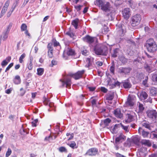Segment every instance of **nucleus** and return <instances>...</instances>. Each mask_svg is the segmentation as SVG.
<instances>
[{
    "label": "nucleus",
    "mask_w": 157,
    "mask_h": 157,
    "mask_svg": "<svg viewBox=\"0 0 157 157\" xmlns=\"http://www.w3.org/2000/svg\"><path fill=\"white\" fill-rule=\"evenodd\" d=\"M66 34L73 39H74L75 37L74 34L71 30L67 32Z\"/></svg>",
    "instance_id": "36"
},
{
    "label": "nucleus",
    "mask_w": 157,
    "mask_h": 157,
    "mask_svg": "<svg viewBox=\"0 0 157 157\" xmlns=\"http://www.w3.org/2000/svg\"><path fill=\"white\" fill-rule=\"evenodd\" d=\"M27 26L25 24H23L21 26V29L22 31H25L26 30Z\"/></svg>",
    "instance_id": "49"
},
{
    "label": "nucleus",
    "mask_w": 157,
    "mask_h": 157,
    "mask_svg": "<svg viewBox=\"0 0 157 157\" xmlns=\"http://www.w3.org/2000/svg\"><path fill=\"white\" fill-rule=\"evenodd\" d=\"M86 62L87 64L86 65L85 67L89 68L91 64V59L88 58H86Z\"/></svg>",
    "instance_id": "37"
},
{
    "label": "nucleus",
    "mask_w": 157,
    "mask_h": 157,
    "mask_svg": "<svg viewBox=\"0 0 157 157\" xmlns=\"http://www.w3.org/2000/svg\"><path fill=\"white\" fill-rule=\"evenodd\" d=\"M37 74L39 75H41L43 73L44 70L42 68H38L37 69Z\"/></svg>",
    "instance_id": "42"
},
{
    "label": "nucleus",
    "mask_w": 157,
    "mask_h": 157,
    "mask_svg": "<svg viewBox=\"0 0 157 157\" xmlns=\"http://www.w3.org/2000/svg\"><path fill=\"white\" fill-rule=\"evenodd\" d=\"M12 151L11 149L9 148L8 149L7 151L6 152V157H8L11 154Z\"/></svg>",
    "instance_id": "45"
},
{
    "label": "nucleus",
    "mask_w": 157,
    "mask_h": 157,
    "mask_svg": "<svg viewBox=\"0 0 157 157\" xmlns=\"http://www.w3.org/2000/svg\"><path fill=\"white\" fill-rule=\"evenodd\" d=\"M81 53L82 54L85 56H86L88 54V52L86 50H84L82 51H81Z\"/></svg>",
    "instance_id": "59"
},
{
    "label": "nucleus",
    "mask_w": 157,
    "mask_h": 157,
    "mask_svg": "<svg viewBox=\"0 0 157 157\" xmlns=\"http://www.w3.org/2000/svg\"><path fill=\"white\" fill-rule=\"evenodd\" d=\"M119 126V124H116L113 127H112L111 128L112 132L113 134L116 133L117 131L118 128Z\"/></svg>",
    "instance_id": "27"
},
{
    "label": "nucleus",
    "mask_w": 157,
    "mask_h": 157,
    "mask_svg": "<svg viewBox=\"0 0 157 157\" xmlns=\"http://www.w3.org/2000/svg\"><path fill=\"white\" fill-rule=\"evenodd\" d=\"M144 68L149 72L151 71V68L148 64L145 63L144 65Z\"/></svg>",
    "instance_id": "39"
},
{
    "label": "nucleus",
    "mask_w": 157,
    "mask_h": 157,
    "mask_svg": "<svg viewBox=\"0 0 157 157\" xmlns=\"http://www.w3.org/2000/svg\"><path fill=\"white\" fill-rule=\"evenodd\" d=\"M109 30L107 26H105V27H104L103 29H102V32L104 33H106L108 32Z\"/></svg>",
    "instance_id": "55"
},
{
    "label": "nucleus",
    "mask_w": 157,
    "mask_h": 157,
    "mask_svg": "<svg viewBox=\"0 0 157 157\" xmlns=\"http://www.w3.org/2000/svg\"><path fill=\"white\" fill-rule=\"evenodd\" d=\"M138 131L140 134H141L142 136L144 138L147 137L149 134V132L144 131L141 128H139Z\"/></svg>",
    "instance_id": "22"
},
{
    "label": "nucleus",
    "mask_w": 157,
    "mask_h": 157,
    "mask_svg": "<svg viewBox=\"0 0 157 157\" xmlns=\"http://www.w3.org/2000/svg\"><path fill=\"white\" fill-rule=\"evenodd\" d=\"M54 46H60L59 43L56 40L54 41Z\"/></svg>",
    "instance_id": "61"
},
{
    "label": "nucleus",
    "mask_w": 157,
    "mask_h": 157,
    "mask_svg": "<svg viewBox=\"0 0 157 157\" xmlns=\"http://www.w3.org/2000/svg\"><path fill=\"white\" fill-rule=\"evenodd\" d=\"M139 157H145L146 155L145 152L143 151L142 149H140L138 154Z\"/></svg>",
    "instance_id": "34"
},
{
    "label": "nucleus",
    "mask_w": 157,
    "mask_h": 157,
    "mask_svg": "<svg viewBox=\"0 0 157 157\" xmlns=\"http://www.w3.org/2000/svg\"><path fill=\"white\" fill-rule=\"evenodd\" d=\"M141 20L139 14H136L132 17V25L133 26H135L138 25Z\"/></svg>",
    "instance_id": "4"
},
{
    "label": "nucleus",
    "mask_w": 157,
    "mask_h": 157,
    "mask_svg": "<svg viewBox=\"0 0 157 157\" xmlns=\"http://www.w3.org/2000/svg\"><path fill=\"white\" fill-rule=\"evenodd\" d=\"M131 70V68L129 67H121L119 68L118 72L121 74L126 75L129 73Z\"/></svg>",
    "instance_id": "9"
},
{
    "label": "nucleus",
    "mask_w": 157,
    "mask_h": 157,
    "mask_svg": "<svg viewBox=\"0 0 157 157\" xmlns=\"http://www.w3.org/2000/svg\"><path fill=\"white\" fill-rule=\"evenodd\" d=\"M13 63H10L6 68L5 71V72H6L8 71L10 68L13 66Z\"/></svg>",
    "instance_id": "54"
},
{
    "label": "nucleus",
    "mask_w": 157,
    "mask_h": 157,
    "mask_svg": "<svg viewBox=\"0 0 157 157\" xmlns=\"http://www.w3.org/2000/svg\"><path fill=\"white\" fill-rule=\"evenodd\" d=\"M67 144L73 149L77 148V146H76V144L74 141H71V144L67 143Z\"/></svg>",
    "instance_id": "32"
},
{
    "label": "nucleus",
    "mask_w": 157,
    "mask_h": 157,
    "mask_svg": "<svg viewBox=\"0 0 157 157\" xmlns=\"http://www.w3.org/2000/svg\"><path fill=\"white\" fill-rule=\"evenodd\" d=\"M59 151L61 152H67V150L66 148L64 147H61L59 148Z\"/></svg>",
    "instance_id": "43"
},
{
    "label": "nucleus",
    "mask_w": 157,
    "mask_h": 157,
    "mask_svg": "<svg viewBox=\"0 0 157 157\" xmlns=\"http://www.w3.org/2000/svg\"><path fill=\"white\" fill-rule=\"evenodd\" d=\"M116 155L117 157H126L118 153H116Z\"/></svg>",
    "instance_id": "64"
},
{
    "label": "nucleus",
    "mask_w": 157,
    "mask_h": 157,
    "mask_svg": "<svg viewBox=\"0 0 157 157\" xmlns=\"http://www.w3.org/2000/svg\"><path fill=\"white\" fill-rule=\"evenodd\" d=\"M74 7L77 11H79L81 10L82 8L83 7V6L80 5L79 6H75Z\"/></svg>",
    "instance_id": "47"
},
{
    "label": "nucleus",
    "mask_w": 157,
    "mask_h": 157,
    "mask_svg": "<svg viewBox=\"0 0 157 157\" xmlns=\"http://www.w3.org/2000/svg\"><path fill=\"white\" fill-rule=\"evenodd\" d=\"M114 96V93L113 92L111 91L106 95L105 98L106 100L111 101L113 99Z\"/></svg>",
    "instance_id": "24"
},
{
    "label": "nucleus",
    "mask_w": 157,
    "mask_h": 157,
    "mask_svg": "<svg viewBox=\"0 0 157 157\" xmlns=\"http://www.w3.org/2000/svg\"><path fill=\"white\" fill-rule=\"evenodd\" d=\"M152 80L154 81L157 82V74H155L152 76Z\"/></svg>",
    "instance_id": "53"
},
{
    "label": "nucleus",
    "mask_w": 157,
    "mask_h": 157,
    "mask_svg": "<svg viewBox=\"0 0 157 157\" xmlns=\"http://www.w3.org/2000/svg\"><path fill=\"white\" fill-rule=\"evenodd\" d=\"M126 136L122 134L121 133L115 139V142L117 143L119 142H122L125 140Z\"/></svg>",
    "instance_id": "23"
},
{
    "label": "nucleus",
    "mask_w": 157,
    "mask_h": 157,
    "mask_svg": "<svg viewBox=\"0 0 157 157\" xmlns=\"http://www.w3.org/2000/svg\"><path fill=\"white\" fill-rule=\"evenodd\" d=\"M134 113L130 112L126 114L125 121L126 122L129 123L134 120Z\"/></svg>",
    "instance_id": "7"
},
{
    "label": "nucleus",
    "mask_w": 157,
    "mask_h": 157,
    "mask_svg": "<svg viewBox=\"0 0 157 157\" xmlns=\"http://www.w3.org/2000/svg\"><path fill=\"white\" fill-rule=\"evenodd\" d=\"M123 85L125 88H130L131 87V84L128 81H125L123 82Z\"/></svg>",
    "instance_id": "28"
},
{
    "label": "nucleus",
    "mask_w": 157,
    "mask_h": 157,
    "mask_svg": "<svg viewBox=\"0 0 157 157\" xmlns=\"http://www.w3.org/2000/svg\"><path fill=\"white\" fill-rule=\"evenodd\" d=\"M101 90L104 93H106L107 91V90L104 87H101Z\"/></svg>",
    "instance_id": "63"
},
{
    "label": "nucleus",
    "mask_w": 157,
    "mask_h": 157,
    "mask_svg": "<svg viewBox=\"0 0 157 157\" xmlns=\"http://www.w3.org/2000/svg\"><path fill=\"white\" fill-rule=\"evenodd\" d=\"M98 152L97 149L94 148H91L88 150L85 154V155L93 156L96 155Z\"/></svg>",
    "instance_id": "12"
},
{
    "label": "nucleus",
    "mask_w": 157,
    "mask_h": 157,
    "mask_svg": "<svg viewBox=\"0 0 157 157\" xmlns=\"http://www.w3.org/2000/svg\"><path fill=\"white\" fill-rule=\"evenodd\" d=\"M119 49L118 48H116L113 50L112 56L114 58L116 57L117 56L118 54Z\"/></svg>",
    "instance_id": "35"
},
{
    "label": "nucleus",
    "mask_w": 157,
    "mask_h": 157,
    "mask_svg": "<svg viewBox=\"0 0 157 157\" xmlns=\"http://www.w3.org/2000/svg\"><path fill=\"white\" fill-rule=\"evenodd\" d=\"M38 122V119H36L34 120L32 122V126L36 127V123Z\"/></svg>",
    "instance_id": "52"
},
{
    "label": "nucleus",
    "mask_w": 157,
    "mask_h": 157,
    "mask_svg": "<svg viewBox=\"0 0 157 157\" xmlns=\"http://www.w3.org/2000/svg\"><path fill=\"white\" fill-rule=\"evenodd\" d=\"M148 79V77L147 76L146 77L145 80H144L143 81V82H142L144 86H146Z\"/></svg>",
    "instance_id": "56"
},
{
    "label": "nucleus",
    "mask_w": 157,
    "mask_h": 157,
    "mask_svg": "<svg viewBox=\"0 0 157 157\" xmlns=\"http://www.w3.org/2000/svg\"><path fill=\"white\" fill-rule=\"evenodd\" d=\"M117 26H118L117 28V31L122 36L124 32V25L120 24L117 25Z\"/></svg>",
    "instance_id": "21"
},
{
    "label": "nucleus",
    "mask_w": 157,
    "mask_h": 157,
    "mask_svg": "<svg viewBox=\"0 0 157 157\" xmlns=\"http://www.w3.org/2000/svg\"><path fill=\"white\" fill-rule=\"evenodd\" d=\"M101 7L105 14L108 16H110L111 18H112L113 17L115 14V10L111 6L109 2H105Z\"/></svg>",
    "instance_id": "1"
},
{
    "label": "nucleus",
    "mask_w": 157,
    "mask_h": 157,
    "mask_svg": "<svg viewBox=\"0 0 157 157\" xmlns=\"http://www.w3.org/2000/svg\"><path fill=\"white\" fill-rule=\"evenodd\" d=\"M15 8V7H14L13 8H12V10H10L8 13L7 14V17H10V15H11L12 13L13 12V11L14 10V9Z\"/></svg>",
    "instance_id": "58"
},
{
    "label": "nucleus",
    "mask_w": 157,
    "mask_h": 157,
    "mask_svg": "<svg viewBox=\"0 0 157 157\" xmlns=\"http://www.w3.org/2000/svg\"><path fill=\"white\" fill-rule=\"evenodd\" d=\"M97 1L100 7L105 2L104 0H97Z\"/></svg>",
    "instance_id": "50"
},
{
    "label": "nucleus",
    "mask_w": 157,
    "mask_h": 157,
    "mask_svg": "<svg viewBox=\"0 0 157 157\" xmlns=\"http://www.w3.org/2000/svg\"><path fill=\"white\" fill-rule=\"evenodd\" d=\"M33 60V58L32 56L30 57L29 63L28 66V68L29 70H31L33 68L32 62Z\"/></svg>",
    "instance_id": "33"
},
{
    "label": "nucleus",
    "mask_w": 157,
    "mask_h": 157,
    "mask_svg": "<svg viewBox=\"0 0 157 157\" xmlns=\"http://www.w3.org/2000/svg\"><path fill=\"white\" fill-rule=\"evenodd\" d=\"M150 93L152 95H154L156 94V89L155 88L152 87L150 89Z\"/></svg>",
    "instance_id": "41"
},
{
    "label": "nucleus",
    "mask_w": 157,
    "mask_h": 157,
    "mask_svg": "<svg viewBox=\"0 0 157 157\" xmlns=\"http://www.w3.org/2000/svg\"><path fill=\"white\" fill-rule=\"evenodd\" d=\"M75 53L74 50L68 47L64 51L63 56L64 57V55L66 53H67L68 56H72L75 54Z\"/></svg>",
    "instance_id": "20"
},
{
    "label": "nucleus",
    "mask_w": 157,
    "mask_h": 157,
    "mask_svg": "<svg viewBox=\"0 0 157 157\" xmlns=\"http://www.w3.org/2000/svg\"><path fill=\"white\" fill-rule=\"evenodd\" d=\"M48 48V55L50 58L53 57V48L52 44L51 43H49L47 46Z\"/></svg>",
    "instance_id": "19"
},
{
    "label": "nucleus",
    "mask_w": 157,
    "mask_h": 157,
    "mask_svg": "<svg viewBox=\"0 0 157 157\" xmlns=\"http://www.w3.org/2000/svg\"><path fill=\"white\" fill-rule=\"evenodd\" d=\"M79 19L76 18L72 21V24L74 26L75 28L77 29L78 28V24L79 22Z\"/></svg>",
    "instance_id": "29"
},
{
    "label": "nucleus",
    "mask_w": 157,
    "mask_h": 157,
    "mask_svg": "<svg viewBox=\"0 0 157 157\" xmlns=\"http://www.w3.org/2000/svg\"><path fill=\"white\" fill-rule=\"evenodd\" d=\"M85 72L84 70L78 71L75 74H71L69 75L74 78L75 80L78 79L82 78V75Z\"/></svg>",
    "instance_id": "8"
},
{
    "label": "nucleus",
    "mask_w": 157,
    "mask_h": 157,
    "mask_svg": "<svg viewBox=\"0 0 157 157\" xmlns=\"http://www.w3.org/2000/svg\"><path fill=\"white\" fill-rule=\"evenodd\" d=\"M113 113L115 116L117 118H121L123 117V114L120 108H118L114 110Z\"/></svg>",
    "instance_id": "15"
},
{
    "label": "nucleus",
    "mask_w": 157,
    "mask_h": 157,
    "mask_svg": "<svg viewBox=\"0 0 157 157\" xmlns=\"http://www.w3.org/2000/svg\"><path fill=\"white\" fill-rule=\"evenodd\" d=\"M132 142L136 145H139L140 139L137 136L134 137L132 139Z\"/></svg>",
    "instance_id": "30"
},
{
    "label": "nucleus",
    "mask_w": 157,
    "mask_h": 157,
    "mask_svg": "<svg viewBox=\"0 0 157 157\" xmlns=\"http://www.w3.org/2000/svg\"><path fill=\"white\" fill-rule=\"evenodd\" d=\"M15 80L14 81V83L16 84H19L21 82V79L20 77L18 75H17L15 77Z\"/></svg>",
    "instance_id": "40"
},
{
    "label": "nucleus",
    "mask_w": 157,
    "mask_h": 157,
    "mask_svg": "<svg viewBox=\"0 0 157 157\" xmlns=\"http://www.w3.org/2000/svg\"><path fill=\"white\" fill-rule=\"evenodd\" d=\"M147 116L150 118L155 119L157 116V112L155 110H149L146 112Z\"/></svg>",
    "instance_id": "6"
},
{
    "label": "nucleus",
    "mask_w": 157,
    "mask_h": 157,
    "mask_svg": "<svg viewBox=\"0 0 157 157\" xmlns=\"http://www.w3.org/2000/svg\"><path fill=\"white\" fill-rule=\"evenodd\" d=\"M12 26V23H10L7 26L5 30L3 33L2 35L1 36V37H2V39L3 40H6L7 38L8 34Z\"/></svg>",
    "instance_id": "5"
},
{
    "label": "nucleus",
    "mask_w": 157,
    "mask_h": 157,
    "mask_svg": "<svg viewBox=\"0 0 157 157\" xmlns=\"http://www.w3.org/2000/svg\"><path fill=\"white\" fill-rule=\"evenodd\" d=\"M94 50L95 53L98 55L106 56L108 53V48L103 45H97Z\"/></svg>",
    "instance_id": "2"
},
{
    "label": "nucleus",
    "mask_w": 157,
    "mask_h": 157,
    "mask_svg": "<svg viewBox=\"0 0 157 157\" xmlns=\"http://www.w3.org/2000/svg\"><path fill=\"white\" fill-rule=\"evenodd\" d=\"M146 46L150 52H153L157 50V45L153 38H150L147 40Z\"/></svg>",
    "instance_id": "3"
},
{
    "label": "nucleus",
    "mask_w": 157,
    "mask_h": 157,
    "mask_svg": "<svg viewBox=\"0 0 157 157\" xmlns=\"http://www.w3.org/2000/svg\"><path fill=\"white\" fill-rule=\"evenodd\" d=\"M96 64L98 67H100L102 65L103 63L102 62L98 61L96 62Z\"/></svg>",
    "instance_id": "62"
},
{
    "label": "nucleus",
    "mask_w": 157,
    "mask_h": 157,
    "mask_svg": "<svg viewBox=\"0 0 157 157\" xmlns=\"http://www.w3.org/2000/svg\"><path fill=\"white\" fill-rule=\"evenodd\" d=\"M120 125H121L122 128L126 132H129V129H128V126H124L122 124H120Z\"/></svg>",
    "instance_id": "46"
},
{
    "label": "nucleus",
    "mask_w": 157,
    "mask_h": 157,
    "mask_svg": "<svg viewBox=\"0 0 157 157\" xmlns=\"http://www.w3.org/2000/svg\"><path fill=\"white\" fill-rule=\"evenodd\" d=\"M137 105H138L139 111L141 112H142L144 109L143 105L140 102H138Z\"/></svg>",
    "instance_id": "38"
},
{
    "label": "nucleus",
    "mask_w": 157,
    "mask_h": 157,
    "mask_svg": "<svg viewBox=\"0 0 157 157\" xmlns=\"http://www.w3.org/2000/svg\"><path fill=\"white\" fill-rule=\"evenodd\" d=\"M26 56L25 53H23L20 57L19 59V61L20 63H22L23 62V59L25 58Z\"/></svg>",
    "instance_id": "44"
},
{
    "label": "nucleus",
    "mask_w": 157,
    "mask_h": 157,
    "mask_svg": "<svg viewBox=\"0 0 157 157\" xmlns=\"http://www.w3.org/2000/svg\"><path fill=\"white\" fill-rule=\"evenodd\" d=\"M123 16L124 19H127L131 15L130 10L129 8H126L122 11Z\"/></svg>",
    "instance_id": "14"
},
{
    "label": "nucleus",
    "mask_w": 157,
    "mask_h": 157,
    "mask_svg": "<svg viewBox=\"0 0 157 157\" xmlns=\"http://www.w3.org/2000/svg\"><path fill=\"white\" fill-rule=\"evenodd\" d=\"M60 81L62 83V86H63L65 85H66L67 88H69L70 87L71 82L70 78H65L63 81L61 79H60Z\"/></svg>",
    "instance_id": "10"
},
{
    "label": "nucleus",
    "mask_w": 157,
    "mask_h": 157,
    "mask_svg": "<svg viewBox=\"0 0 157 157\" xmlns=\"http://www.w3.org/2000/svg\"><path fill=\"white\" fill-rule=\"evenodd\" d=\"M108 81V84L109 86H111L112 88L115 87L116 86H119L120 83L118 81L115 82L114 79H110Z\"/></svg>",
    "instance_id": "17"
},
{
    "label": "nucleus",
    "mask_w": 157,
    "mask_h": 157,
    "mask_svg": "<svg viewBox=\"0 0 157 157\" xmlns=\"http://www.w3.org/2000/svg\"><path fill=\"white\" fill-rule=\"evenodd\" d=\"M126 105L130 106H132L134 104V100L131 97H129L126 102Z\"/></svg>",
    "instance_id": "25"
},
{
    "label": "nucleus",
    "mask_w": 157,
    "mask_h": 157,
    "mask_svg": "<svg viewBox=\"0 0 157 157\" xmlns=\"http://www.w3.org/2000/svg\"><path fill=\"white\" fill-rule=\"evenodd\" d=\"M8 63L6 61V60H3L1 63V65L2 67H4L6 66Z\"/></svg>",
    "instance_id": "51"
},
{
    "label": "nucleus",
    "mask_w": 157,
    "mask_h": 157,
    "mask_svg": "<svg viewBox=\"0 0 157 157\" xmlns=\"http://www.w3.org/2000/svg\"><path fill=\"white\" fill-rule=\"evenodd\" d=\"M95 39V37H91L89 35H87L83 38L84 41L87 42L89 44L93 43Z\"/></svg>",
    "instance_id": "16"
},
{
    "label": "nucleus",
    "mask_w": 157,
    "mask_h": 157,
    "mask_svg": "<svg viewBox=\"0 0 157 157\" xmlns=\"http://www.w3.org/2000/svg\"><path fill=\"white\" fill-rule=\"evenodd\" d=\"M114 67L113 65H112L110 67V72L112 73L113 74H114Z\"/></svg>",
    "instance_id": "60"
},
{
    "label": "nucleus",
    "mask_w": 157,
    "mask_h": 157,
    "mask_svg": "<svg viewBox=\"0 0 157 157\" xmlns=\"http://www.w3.org/2000/svg\"><path fill=\"white\" fill-rule=\"evenodd\" d=\"M20 91L21 92L20 94V95L23 96L25 93V90H24L23 88H21L20 89Z\"/></svg>",
    "instance_id": "57"
},
{
    "label": "nucleus",
    "mask_w": 157,
    "mask_h": 157,
    "mask_svg": "<svg viewBox=\"0 0 157 157\" xmlns=\"http://www.w3.org/2000/svg\"><path fill=\"white\" fill-rule=\"evenodd\" d=\"M141 143L142 145L148 147H150L151 145V143L149 140H143L141 141Z\"/></svg>",
    "instance_id": "26"
},
{
    "label": "nucleus",
    "mask_w": 157,
    "mask_h": 157,
    "mask_svg": "<svg viewBox=\"0 0 157 157\" xmlns=\"http://www.w3.org/2000/svg\"><path fill=\"white\" fill-rule=\"evenodd\" d=\"M44 140H45L48 141L49 142H50L52 140V137L50 135L48 137H46L45 138Z\"/></svg>",
    "instance_id": "48"
},
{
    "label": "nucleus",
    "mask_w": 157,
    "mask_h": 157,
    "mask_svg": "<svg viewBox=\"0 0 157 157\" xmlns=\"http://www.w3.org/2000/svg\"><path fill=\"white\" fill-rule=\"evenodd\" d=\"M111 121L109 118L106 119H105L102 121L101 122L102 124H104L105 126H107L109 123H110Z\"/></svg>",
    "instance_id": "31"
},
{
    "label": "nucleus",
    "mask_w": 157,
    "mask_h": 157,
    "mask_svg": "<svg viewBox=\"0 0 157 157\" xmlns=\"http://www.w3.org/2000/svg\"><path fill=\"white\" fill-rule=\"evenodd\" d=\"M138 97L141 100L146 99L148 97V95L145 91L139 92L137 94Z\"/></svg>",
    "instance_id": "18"
},
{
    "label": "nucleus",
    "mask_w": 157,
    "mask_h": 157,
    "mask_svg": "<svg viewBox=\"0 0 157 157\" xmlns=\"http://www.w3.org/2000/svg\"><path fill=\"white\" fill-rule=\"evenodd\" d=\"M141 124L143 126L150 130H151L152 128H153V126L151 123H149L148 121H143L142 122Z\"/></svg>",
    "instance_id": "13"
},
{
    "label": "nucleus",
    "mask_w": 157,
    "mask_h": 157,
    "mask_svg": "<svg viewBox=\"0 0 157 157\" xmlns=\"http://www.w3.org/2000/svg\"><path fill=\"white\" fill-rule=\"evenodd\" d=\"M10 3V0H7L5 2L4 6L3 7L2 10L0 17L1 18L6 13Z\"/></svg>",
    "instance_id": "11"
}]
</instances>
